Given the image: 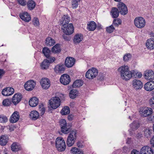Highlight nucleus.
I'll use <instances>...</instances> for the list:
<instances>
[{"mask_svg":"<svg viewBox=\"0 0 154 154\" xmlns=\"http://www.w3.org/2000/svg\"><path fill=\"white\" fill-rule=\"evenodd\" d=\"M118 71L120 73L122 79L127 81L130 79L132 76V72L129 70L127 66H123L118 69Z\"/></svg>","mask_w":154,"mask_h":154,"instance_id":"obj_1","label":"nucleus"},{"mask_svg":"<svg viewBox=\"0 0 154 154\" xmlns=\"http://www.w3.org/2000/svg\"><path fill=\"white\" fill-rule=\"evenodd\" d=\"M55 146L59 152L64 151L66 148V145L63 138L61 137H57L56 140Z\"/></svg>","mask_w":154,"mask_h":154,"instance_id":"obj_2","label":"nucleus"},{"mask_svg":"<svg viewBox=\"0 0 154 154\" xmlns=\"http://www.w3.org/2000/svg\"><path fill=\"white\" fill-rule=\"evenodd\" d=\"M77 133L75 131H73L70 132L68 136L66 143L67 146L70 147L73 145L76 139Z\"/></svg>","mask_w":154,"mask_h":154,"instance_id":"obj_3","label":"nucleus"},{"mask_svg":"<svg viewBox=\"0 0 154 154\" xmlns=\"http://www.w3.org/2000/svg\"><path fill=\"white\" fill-rule=\"evenodd\" d=\"M134 24L137 28L142 29L145 26L146 21L143 17H137L134 20Z\"/></svg>","mask_w":154,"mask_h":154,"instance_id":"obj_4","label":"nucleus"},{"mask_svg":"<svg viewBox=\"0 0 154 154\" xmlns=\"http://www.w3.org/2000/svg\"><path fill=\"white\" fill-rule=\"evenodd\" d=\"M49 101L51 107L53 109H56L60 105V100L58 97H53Z\"/></svg>","mask_w":154,"mask_h":154,"instance_id":"obj_5","label":"nucleus"},{"mask_svg":"<svg viewBox=\"0 0 154 154\" xmlns=\"http://www.w3.org/2000/svg\"><path fill=\"white\" fill-rule=\"evenodd\" d=\"M98 72L97 70L94 68L90 69L86 72L85 76L89 79H93L96 77L97 75Z\"/></svg>","mask_w":154,"mask_h":154,"instance_id":"obj_6","label":"nucleus"},{"mask_svg":"<svg viewBox=\"0 0 154 154\" xmlns=\"http://www.w3.org/2000/svg\"><path fill=\"white\" fill-rule=\"evenodd\" d=\"M62 132L65 134L68 133L70 131V127L67 125L66 121L64 119H61L60 122Z\"/></svg>","mask_w":154,"mask_h":154,"instance_id":"obj_7","label":"nucleus"},{"mask_svg":"<svg viewBox=\"0 0 154 154\" xmlns=\"http://www.w3.org/2000/svg\"><path fill=\"white\" fill-rule=\"evenodd\" d=\"M61 29L63 32L66 35H71L73 32V26L71 23H69L67 24L65 26H62Z\"/></svg>","mask_w":154,"mask_h":154,"instance_id":"obj_8","label":"nucleus"},{"mask_svg":"<svg viewBox=\"0 0 154 154\" xmlns=\"http://www.w3.org/2000/svg\"><path fill=\"white\" fill-rule=\"evenodd\" d=\"M117 7L120 13L122 15H125L128 12V10L125 5L120 2L117 5Z\"/></svg>","mask_w":154,"mask_h":154,"instance_id":"obj_9","label":"nucleus"},{"mask_svg":"<svg viewBox=\"0 0 154 154\" xmlns=\"http://www.w3.org/2000/svg\"><path fill=\"white\" fill-rule=\"evenodd\" d=\"M14 89L11 87L5 88L2 91V95L4 96H8L13 94L14 93Z\"/></svg>","mask_w":154,"mask_h":154,"instance_id":"obj_10","label":"nucleus"},{"mask_svg":"<svg viewBox=\"0 0 154 154\" xmlns=\"http://www.w3.org/2000/svg\"><path fill=\"white\" fill-rule=\"evenodd\" d=\"M70 79V77L69 75L64 74L61 76L60 79V82L62 84L66 85L69 83Z\"/></svg>","mask_w":154,"mask_h":154,"instance_id":"obj_11","label":"nucleus"},{"mask_svg":"<svg viewBox=\"0 0 154 154\" xmlns=\"http://www.w3.org/2000/svg\"><path fill=\"white\" fill-rule=\"evenodd\" d=\"M55 60V58L54 57H51L50 59L45 60L41 65L42 69H47L49 67V64L53 62Z\"/></svg>","mask_w":154,"mask_h":154,"instance_id":"obj_12","label":"nucleus"},{"mask_svg":"<svg viewBox=\"0 0 154 154\" xmlns=\"http://www.w3.org/2000/svg\"><path fill=\"white\" fill-rule=\"evenodd\" d=\"M145 78L146 79L152 81L154 79V72L151 70H147L144 73Z\"/></svg>","mask_w":154,"mask_h":154,"instance_id":"obj_13","label":"nucleus"},{"mask_svg":"<svg viewBox=\"0 0 154 154\" xmlns=\"http://www.w3.org/2000/svg\"><path fill=\"white\" fill-rule=\"evenodd\" d=\"M36 85L35 82L32 80H30L26 82L24 85L25 89L28 91L32 90Z\"/></svg>","mask_w":154,"mask_h":154,"instance_id":"obj_14","label":"nucleus"},{"mask_svg":"<svg viewBox=\"0 0 154 154\" xmlns=\"http://www.w3.org/2000/svg\"><path fill=\"white\" fill-rule=\"evenodd\" d=\"M40 83L43 89H48L50 86V82L47 78H42L40 81Z\"/></svg>","mask_w":154,"mask_h":154,"instance_id":"obj_15","label":"nucleus"},{"mask_svg":"<svg viewBox=\"0 0 154 154\" xmlns=\"http://www.w3.org/2000/svg\"><path fill=\"white\" fill-rule=\"evenodd\" d=\"M140 154H153V151L149 146H143L140 150Z\"/></svg>","mask_w":154,"mask_h":154,"instance_id":"obj_16","label":"nucleus"},{"mask_svg":"<svg viewBox=\"0 0 154 154\" xmlns=\"http://www.w3.org/2000/svg\"><path fill=\"white\" fill-rule=\"evenodd\" d=\"M70 20V17L67 15H64L60 20V25L62 26L68 24Z\"/></svg>","mask_w":154,"mask_h":154,"instance_id":"obj_17","label":"nucleus"},{"mask_svg":"<svg viewBox=\"0 0 154 154\" xmlns=\"http://www.w3.org/2000/svg\"><path fill=\"white\" fill-rule=\"evenodd\" d=\"M75 60L74 58L72 57H67L66 59L65 63V66L67 67H72L74 64Z\"/></svg>","mask_w":154,"mask_h":154,"instance_id":"obj_18","label":"nucleus"},{"mask_svg":"<svg viewBox=\"0 0 154 154\" xmlns=\"http://www.w3.org/2000/svg\"><path fill=\"white\" fill-rule=\"evenodd\" d=\"M141 116L143 117L150 116L153 112L152 108L151 107H145L142 110Z\"/></svg>","mask_w":154,"mask_h":154,"instance_id":"obj_19","label":"nucleus"},{"mask_svg":"<svg viewBox=\"0 0 154 154\" xmlns=\"http://www.w3.org/2000/svg\"><path fill=\"white\" fill-rule=\"evenodd\" d=\"M132 85L133 87L135 89H141L143 87L142 82L138 79H134L133 80Z\"/></svg>","mask_w":154,"mask_h":154,"instance_id":"obj_20","label":"nucleus"},{"mask_svg":"<svg viewBox=\"0 0 154 154\" xmlns=\"http://www.w3.org/2000/svg\"><path fill=\"white\" fill-rule=\"evenodd\" d=\"M20 18L23 21L29 22L31 20V17L30 15L26 12H24L20 14Z\"/></svg>","mask_w":154,"mask_h":154,"instance_id":"obj_21","label":"nucleus"},{"mask_svg":"<svg viewBox=\"0 0 154 154\" xmlns=\"http://www.w3.org/2000/svg\"><path fill=\"white\" fill-rule=\"evenodd\" d=\"M22 98L21 94H15L13 97L12 101L14 105L18 104L21 100Z\"/></svg>","mask_w":154,"mask_h":154,"instance_id":"obj_22","label":"nucleus"},{"mask_svg":"<svg viewBox=\"0 0 154 154\" xmlns=\"http://www.w3.org/2000/svg\"><path fill=\"white\" fill-rule=\"evenodd\" d=\"M19 118L20 116L19 112L17 111H15L11 116L10 121L11 123L16 122L18 121Z\"/></svg>","mask_w":154,"mask_h":154,"instance_id":"obj_23","label":"nucleus"},{"mask_svg":"<svg viewBox=\"0 0 154 154\" xmlns=\"http://www.w3.org/2000/svg\"><path fill=\"white\" fill-rule=\"evenodd\" d=\"M145 89L147 91H151L154 89V81H150L146 83L144 85Z\"/></svg>","mask_w":154,"mask_h":154,"instance_id":"obj_24","label":"nucleus"},{"mask_svg":"<svg viewBox=\"0 0 154 154\" xmlns=\"http://www.w3.org/2000/svg\"><path fill=\"white\" fill-rule=\"evenodd\" d=\"M83 36L81 33L76 34L74 36L73 39V42L75 44H77L80 42L83 39Z\"/></svg>","mask_w":154,"mask_h":154,"instance_id":"obj_25","label":"nucleus"},{"mask_svg":"<svg viewBox=\"0 0 154 154\" xmlns=\"http://www.w3.org/2000/svg\"><path fill=\"white\" fill-rule=\"evenodd\" d=\"M146 46L149 49H154V38H151L148 39L146 43Z\"/></svg>","mask_w":154,"mask_h":154,"instance_id":"obj_26","label":"nucleus"},{"mask_svg":"<svg viewBox=\"0 0 154 154\" xmlns=\"http://www.w3.org/2000/svg\"><path fill=\"white\" fill-rule=\"evenodd\" d=\"M8 137L6 135H2L0 137V145L2 146H5L8 141Z\"/></svg>","mask_w":154,"mask_h":154,"instance_id":"obj_27","label":"nucleus"},{"mask_svg":"<svg viewBox=\"0 0 154 154\" xmlns=\"http://www.w3.org/2000/svg\"><path fill=\"white\" fill-rule=\"evenodd\" d=\"M97 27L96 23L94 21H91L87 24V29L90 31L95 30Z\"/></svg>","mask_w":154,"mask_h":154,"instance_id":"obj_28","label":"nucleus"},{"mask_svg":"<svg viewBox=\"0 0 154 154\" xmlns=\"http://www.w3.org/2000/svg\"><path fill=\"white\" fill-rule=\"evenodd\" d=\"M38 100L36 97H33L31 98L29 100V104L31 107H35L38 104Z\"/></svg>","mask_w":154,"mask_h":154,"instance_id":"obj_29","label":"nucleus"},{"mask_svg":"<svg viewBox=\"0 0 154 154\" xmlns=\"http://www.w3.org/2000/svg\"><path fill=\"white\" fill-rule=\"evenodd\" d=\"M65 69V66L63 64H58L54 68V71L56 73L62 72Z\"/></svg>","mask_w":154,"mask_h":154,"instance_id":"obj_30","label":"nucleus"},{"mask_svg":"<svg viewBox=\"0 0 154 154\" xmlns=\"http://www.w3.org/2000/svg\"><path fill=\"white\" fill-rule=\"evenodd\" d=\"M29 116L30 118L32 120H36L39 117V114L37 111L33 110L30 112Z\"/></svg>","mask_w":154,"mask_h":154,"instance_id":"obj_31","label":"nucleus"},{"mask_svg":"<svg viewBox=\"0 0 154 154\" xmlns=\"http://www.w3.org/2000/svg\"><path fill=\"white\" fill-rule=\"evenodd\" d=\"M42 53L48 59H50V57H52L50 56L51 53V50L47 47H44L43 48Z\"/></svg>","mask_w":154,"mask_h":154,"instance_id":"obj_32","label":"nucleus"},{"mask_svg":"<svg viewBox=\"0 0 154 154\" xmlns=\"http://www.w3.org/2000/svg\"><path fill=\"white\" fill-rule=\"evenodd\" d=\"M11 148L13 151L15 152L20 149L21 147L18 143L16 142H14L12 144Z\"/></svg>","mask_w":154,"mask_h":154,"instance_id":"obj_33","label":"nucleus"},{"mask_svg":"<svg viewBox=\"0 0 154 154\" xmlns=\"http://www.w3.org/2000/svg\"><path fill=\"white\" fill-rule=\"evenodd\" d=\"M46 45L49 46H52L55 43V40L51 37H48L46 39Z\"/></svg>","mask_w":154,"mask_h":154,"instance_id":"obj_34","label":"nucleus"},{"mask_svg":"<svg viewBox=\"0 0 154 154\" xmlns=\"http://www.w3.org/2000/svg\"><path fill=\"white\" fill-rule=\"evenodd\" d=\"M28 8L29 10L33 9L36 6V3L32 0H29L27 2Z\"/></svg>","mask_w":154,"mask_h":154,"instance_id":"obj_35","label":"nucleus"},{"mask_svg":"<svg viewBox=\"0 0 154 154\" xmlns=\"http://www.w3.org/2000/svg\"><path fill=\"white\" fill-rule=\"evenodd\" d=\"M119 12L117 8L116 7L112 8L111 11L112 17L113 18H117L119 16Z\"/></svg>","mask_w":154,"mask_h":154,"instance_id":"obj_36","label":"nucleus"},{"mask_svg":"<svg viewBox=\"0 0 154 154\" xmlns=\"http://www.w3.org/2000/svg\"><path fill=\"white\" fill-rule=\"evenodd\" d=\"M144 135L145 137L148 139L150 138L152 136V131L149 128L145 129L143 131Z\"/></svg>","mask_w":154,"mask_h":154,"instance_id":"obj_37","label":"nucleus"},{"mask_svg":"<svg viewBox=\"0 0 154 154\" xmlns=\"http://www.w3.org/2000/svg\"><path fill=\"white\" fill-rule=\"evenodd\" d=\"M78 92L76 90L73 89L69 93V97L72 99H74L78 96Z\"/></svg>","mask_w":154,"mask_h":154,"instance_id":"obj_38","label":"nucleus"},{"mask_svg":"<svg viewBox=\"0 0 154 154\" xmlns=\"http://www.w3.org/2000/svg\"><path fill=\"white\" fill-rule=\"evenodd\" d=\"M60 51L61 49L60 47V45L58 44H56L52 48V51L54 53H58Z\"/></svg>","mask_w":154,"mask_h":154,"instance_id":"obj_39","label":"nucleus"},{"mask_svg":"<svg viewBox=\"0 0 154 154\" xmlns=\"http://www.w3.org/2000/svg\"><path fill=\"white\" fill-rule=\"evenodd\" d=\"M71 151L72 154H83V152L81 150L75 147L72 148Z\"/></svg>","mask_w":154,"mask_h":154,"instance_id":"obj_40","label":"nucleus"},{"mask_svg":"<svg viewBox=\"0 0 154 154\" xmlns=\"http://www.w3.org/2000/svg\"><path fill=\"white\" fill-rule=\"evenodd\" d=\"M70 109L68 106H65L62 109L61 113L63 115H65L69 114L70 113Z\"/></svg>","mask_w":154,"mask_h":154,"instance_id":"obj_41","label":"nucleus"},{"mask_svg":"<svg viewBox=\"0 0 154 154\" xmlns=\"http://www.w3.org/2000/svg\"><path fill=\"white\" fill-rule=\"evenodd\" d=\"M130 126L133 130L138 128L139 127V124L137 122L134 121L130 125Z\"/></svg>","mask_w":154,"mask_h":154,"instance_id":"obj_42","label":"nucleus"},{"mask_svg":"<svg viewBox=\"0 0 154 154\" xmlns=\"http://www.w3.org/2000/svg\"><path fill=\"white\" fill-rule=\"evenodd\" d=\"M83 82L80 80H76L73 84V87L76 88L80 87L82 85Z\"/></svg>","mask_w":154,"mask_h":154,"instance_id":"obj_43","label":"nucleus"},{"mask_svg":"<svg viewBox=\"0 0 154 154\" xmlns=\"http://www.w3.org/2000/svg\"><path fill=\"white\" fill-rule=\"evenodd\" d=\"M11 103V100L8 99H5L2 102V103L3 106H10Z\"/></svg>","mask_w":154,"mask_h":154,"instance_id":"obj_44","label":"nucleus"},{"mask_svg":"<svg viewBox=\"0 0 154 154\" xmlns=\"http://www.w3.org/2000/svg\"><path fill=\"white\" fill-rule=\"evenodd\" d=\"M8 121L7 117L3 115H0V122L1 123H5Z\"/></svg>","mask_w":154,"mask_h":154,"instance_id":"obj_45","label":"nucleus"},{"mask_svg":"<svg viewBox=\"0 0 154 154\" xmlns=\"http://www.w3.org/2000/svg\"><path fill=\"white\" fill-rule=\"evenodd\" d=\"M115 29V28L112 25L108 27H106V31L107 32L110 33L113 32Z\"/></svg>","mask_w":154,"mask_h":154,"instance_id":"obj_46","label":"nucleus"},{"mask_svg":"<svg viewBox=\"0 0 154 154\" xmlns=\"http://www.w3.org/2000/svg\"><path fill=\"white\" fill-rule=\"evenodd\" d=\"M132 74L133 76H136V77L141 78L142 76V74L141 72L135 70L133 71Z\"/></svg>","mask_w":154,"mask_h":154,"instance_id":"obj_47","label":"nucleus"},{"mask_svg":"<svg viewBox=\"0 0 154 154\" xmlns=\"http://www.w3.org/2000/svg\"><path fill=\"white\" fill-rule=\"evenodd\" d=\"M149 104L150 107L154 109V97L149 99Z\"/></svg>","mask_w":154,"mask_h":154,"instance_id":"obj_48","label":"nucleus"},{"mask_svg":"<svg viewBox=\"0 0 154 154\" xmlns=\"http://www.w3.org/2000/svg\"><path fill=\"white\" fill-rule=\"evenodd\" d=\"M131 55L130 54H126L123 57V59L125 61L127 62L131 59Z\"/></svg>","mask_w":154,"mask_h":154,"instance_id":"obj_49","label":"nucleus"},{"mask_svg":"<svg viewBox=\"0 0 154 154\" xmlns=\"http://www.w3.org/2000/svg\"><path fill=\"white\" fill-rule=\"evenodd\" d=\"M122 21L120 19H114L113 21V24L115 26H118L121 23Z\"/></svg>","mask_w":154,"mask_h":154,"instance_id":"obj_50","label":"nucleus"},{"mask_svg":"<svg viewBox=\"0 0 154 154\" xmlns=\"http://www.w3.org/2000/svg\"><path fill=\"white\" fill-rule=\"evenodd\" d=\"M32 22L35 26H38L39 25L38 19L36 17H34L32 20Z\"/></svg>","mask_w":154,"mask_h":154,"instance_id":"obj_51","label":"nucleus"},{"mask_svg":"<svg viewBox=\"0 0 154 154\" xmlns=\"http://www.w3.org/2000/svg\"><path fill=\"white\" fill-rule=\"evenodd\" d=\"M78 2L76 0H72V7L73 8H76L78 6Z\"/></svg>","mask_w":154,"mask_h":154,"instance_id":"obj_52","label":"nucleus"},{"mask_svg":"<svg viewBox=\"0 0 154 154\" xmlns=\"http://www.w3.org/2000/svg\"><path fill=\"white\" fill-rule=\"evenodd\" d=\"M77 146L80 148H82L84 147V146L83 145V142L80 141H78L76 143Z\"/></svg>","mask_w":154,"mask_h":154,"instance_id":"obj_53","label":"nucleus"},{"mask_svg":"<svg viewBox=\"0 0 154 154\" xmlns=\"http://www.w3.org/2000/svg\"><path fill=\"white\" fill-rule=\"evenodd\" d=\"M18 3L22 6H25L26 4V1L25 0H17Z\"/></svg>","mask_w":154,"mask_h":154,"instance_id":"obj_54","label":"nucleus"},{"mask_svg":"<svg viewBox=\"0 0 154 154\" xmlns=\"http://www.w3.org/2000/svg\"><path fill=\"white\" fill-rule=\"evenodd\" d=\"M5 71L2 69H0V79H1L5 73Z\"/></svg>","mask_w":154,"mask_h":154,"instance_id":"obj_55","label":"nucleus"},{"mask_svg":"<svg viewBox=\"0 0 154 154\" xmlns=\"http://www.w3.org/2000/svg\"><path fill=\"white\" fill-rule=\"evenodd\" d=\"M131 154H140V152L136 149H133L131 152Z\"/></svg>","mask_w":154,"mask_h":154,"instance_id":"obj_56","label":"nucleus"},{"mask_svg":"<svg viewBox=\"0 0 154 154\" xmlns=\"http://www.w3.org/2000/svg\"><path fill=\"white\" fill-rule=\"evenodd\" d=\"M151 144L153 146H154V135L153 136L150 141Z\"/></svg>","mask_w":154,"mask_h":154,"instance_id":"obj_57","label":"nucleus"},{"mask_svg":"<svg viewBox=\"0 0 154 154\" xmlns=\"http://www.w3.org/2000/svg\"><path fill=\"white\" fill-rule=\"evenodd\" d=\"M40 111L41 112V114L42 115H43L45 113V108L44 107H42V108L41 109Z\"/></svg>","mask_w":154,"mask_h":154,"instance_id":"obj_58","label":"nucleus"},{"mask_svg":"<svg viewBox=\"0 0 154 154\" xmlns=\"http://www.w3.org/2000/svg\"><path fill=\"white\" fill-rule=\"evenodd\" d=\"M62 36H63V39H64L65 40H66V41L69 40V38H68V37L66 35H63Z\"/></svg>","mask_w":154,"mask_h":154,"instance_id":"obj_59","label":"nucleus"},{"mask_svg":"<svg viewBox=\"0 0 154 154\" xmlns=\"http://www.w3.org/2000/svg\"><path fill=\"white\" fill-rule=\"evenodd\" d=\"M137 137L138 138H140L143 137V135L141 133H139L137 135Z\"/></svg>","mask_w":154,"mask_h":154,"instance_id":"obj_60","label":"nucleus"},{"mask_svg":"<svg viewBox=\"0 0 154 154\" xmlns=\"http://www.w3.org/2000/svg\"><path fill=\"white\" fill-rule=\"evenodd\" d=\"M73 117V116L72 115H69L68 117V119L70 120L71 121Z\"/></svg>","mask_w":154,"mask_h":154,"instance_id":"obj_61","label":"nucleus"},{"mask_svg":"<svg viewBox=\"0 0 154 154\" xmlns=\"http://www.w3.org/2000/svg\"><path fill=\"white\" fill-rule=\"evenodd\" d=\"M149 120L150 121H154V114L153 115V116H151L150 119H149Z\"/></svg>","mask_w":154,"mask_h":154,"instance_id":"obj_62","label":"nucleus"},{"mask_svg":"<svg viewBox=\"0 0 154 154\" xmlns=\"http://www.w3.org/2000/svg\"><path fill=\"white\" fill-rule=\"evenodd\" d=\"M122 150L124 152H125L128 150V148L126 146H124Z\"/></svg>","mask_w":154,"mask_h":154,"instance_id":"obj_63","label":"nucleus"},{"mask_svg":"<svg viewBox=\"0 0 154 154\" xmlns=\"http://www.w3.org/2000/svg\"><path fill=\"white\" fill-rule=\"evenodd\" d=\"M115 1L117 2H120L121 0H114Z\"/></svg>","mask_w":154,"mask_h":154,"instance_id":"obj_64","label":"nucleus"}]
</instances>
